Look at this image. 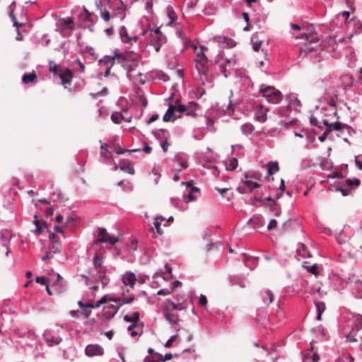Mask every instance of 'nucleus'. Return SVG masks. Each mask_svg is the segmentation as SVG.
I'll list each match as a JSON object with an SVG mask.
<instances>
[{
  "label": "nucleus",
  "mask_w": 362,
  "mask_h": 362,
  "mask_svg": "<svg viewBox=\"0 0 362 362\" xmlns=\"http://www.w3.org/2000/svg\"><path fill=\"white\" fill-rule=\"evenodd\" d=\"M116 57H117V62L127 71V77L133 83L139 82L141 84L145 83V79L143 78V74L139 73L137 76L139 79H136L131 74L138 66L141 57L139 54L134 52H129L126 53H119L118 49H116Z\"/></svg>",
  "instance_id": "f257e3e1"
},
{
  "label": "nucleus",
  "mask_w": 362,
  "mask_h": 362,
  "mask_svg": "<svg viewBox=\"0 0 362 362\" xmlns=\"http://www.w3.org/2000/svg\"><path fill=\"white\" fill-rule=\"evenodd\" d=\"M201 49L197 52L195 62V69L198 73V80L202 83V85H205L206 83H210V78L209 76V57H212L210 53H209L208 47H200Z\"/></svg>",
  "instance_id": "f03ea898"
},
{
  "label": "nucleus",
  "mask_w": 362,
  "mask_h": 362,
  "mask_svg": "<svg viewBox=\"0 0 362 362\" xmlns=\"http://www.w3.org/2000/svg\"><path fill=\"white\" fill-rule=\"evenodd\" d=\"M289 31L293 38L305 39L307 42L315 43L318 41V35L313 24H303L301 25L296 23H290Z\"/></svg>",
  "instance_id": "7ed1b4c3"
},
{
  "label": "nucleus",
  "mask_w": 362,
  "mask_h": 362,
  "mask_svg": "<svg viewBox=\"0 0 362 362\" xmlns=\"http://www.w3.org/2000/svg\"><path fill=\"white\" fill-rule=\"evenodd\" d=\"M333 51L332 57L339 59L341 57L340 52H337L334 47H301L300 54L310 58L314 62H320L326 57L327 54Z\"/></svg>",
  "instance_id": "20e7f679"
},
{
  "label": "nucleus",
  "mask_w": 362,
  "mask_h": 362,
  "mask_svg": "<svg viewBox=\"0 0 362 362\" xmlns=\"http://www.w3.org/2000/svg\"><path fill=\"white\" fill-rule=\"evenodd\" d=\"M214 63L218 66L221 74L227 78L230 75L233 67L236 64V59L234 54L228 57L223 50L218 49L215 56Z\"/></svg>",
  "instance_id": "39448f33"
},
{
  "label": "nucleus",
  "mask_w": 362,
  "mask_h": 362,
  "mask_svg": "<svg viewBox=\"0 0 362 362\" xmlns=\"http://www.w3.org/2000/svg\"><path fill=\"white\" fill-rule=\"evenodd\" d=\"M74 28V20L71 17L61 18L56 23L55 31L59 33L63 37L70 35Z\"/></svg>",
  "instance_id": "423d86ee"
},
{
  "label": "nucleus",
  "mask_w": 362,
  "mask_h": 362,
  "mask_svg": "<svg viewBox=\"0 0 362 362\" xmlns=\"http://www.w3.org/2000/svg\"><path fill=\"white\" fill-rule=\"evenodd\" d=\"M260 92L266 100L272 104H277L282 100L281 93L273 86H263L260 88Z\"/></svg>",
  "instance_id": "0eeeda50"
},
{
  "label": "nucleus",
  "mask_w": 362,
  "mask_h": 362,
  "mask_svg": "<svg viewBox=\"0 0 362 362\" xmlns=\"http://www.w3.org/2000/svg\"><path fill=\"white\" fill-rule=\"evenodd\" d=\"M97 16L84 9L78 16L79 26L83 28H88L90 32L94 30V24L96 22Z\"/></svg>",
  "instance_id": "6e6552de"
},
{
  "label": "nucleus",
  "mask_w": 362,
  "mask_h": 362,
  "mask_svg": "<svg viewBox=\"0 0 362 362\" xmlns=\"http://www.w3.org/2000/svg\"><path fill=\"white\" fill-rule=\"evenodd\" d=\"M173 169L175 171L182 172L189 167L188 157L182 153H177L173 158Z\"/></svg>",
  "instance_id": "1a4fd4ad"
},
{
  "label": "nucleus",
  "mask_w": 362,
  "mask_h": 362,
  "mask_svg": "<svg viewBox=\"0 0 362 362\" xmlns=\"http://www.w3.org/2000/svg\"><path fill=\"white\" fill-rule=\"evenodd\" d=\"M109 7L113 11L115 16L120 18L125 16V6L122 0H109Z\"/></svg>",
  "instance_id": "9d476101"
},
{
  "label": "nucleus",
  "mask_w": 362,
  "mask_h": 362,
  "mask_svg": "<svg viewBox=\"0 0 362 362\" xmlns=\"http://www.w3.org/2000/svg\"><path fill=\"white\" fill-rule=\"evenodd\" d=\"M96 273L93 274V277L95 279L96 282H100L103 287H105L110 283V279L107 276V268H100L95 269Z\"/></svg>",
  "instance_id": "9b49d317"
},
{
  "label": "nucleus",
  "mask_w": 362,
  "mask_h": 362,
  "mask_svg": "<svg viewBox=\"0 0 362 362\" xmlns=\"http://www.w3.org/2000/svg\"><path fill=\"white\" fill-rule=\"evenodd\" d=\"M43 337L46 344L49 346L58 345L62 341V339L60 336L54 333L51 330H46L43 334Z\"/></svg>",
  "instance_id": "f8f14e48"
},
{
  "label": "nucleus",
  "mask_w": 362,
  "mask_h": 362,
  "mask_svg": "<svg viewBox=\"0 0 362 362\" xmlns=\"http://www.w3.org/2000/svg\"><path fill=\"white\" fill-rule=\"evenodd\" d=\"M350 279H342L339 276L333 275L331 277V284L334 289L341 291L344 289L349 283Z\"/></svg>",
  "instance_id": "ddd939ff"
},
{
  "label": "nucleus",
  "mask_w": 362,
  "mask_h": 362,
  "mask_svg": "<svg viewBox=\"0 0 362 362\" xmlns=\"http://www.w3.org/2000/svg\"><path fill=\"white\" fill-rule=\"evenodd\" d=\"M129 290L127 289L126 291H124L121 298H110V301L115 302L118 306L120 308L124 304L131 303L134 300V296L133 294H127L129 293Z\"/></svg>",
  "instance_id": "4468645a"
},
{
  "label": "nucleus",
  "mask_w": 362,
  "mask_h": 362,
  "mask_svg": "<svg viewBox=\"0 0 362 362\" xmlns=\"http://www.w3.org/2000/svg\"><path fill=\"white\" fill-rule=\"evenodd\" d=\"M119 307L117 304H109L105 305L103 310V316L106 320L112 319L119 310Z\"/></svg>",
  "instance_id": "2eb2a0df"
},
{
  "label": "nucleus",
  "mask_w": 362,
  "mask_h": 362,
  "mask_svg": "<svg viewBox=\"0 0 362 362\" xmlns=\"http://www.w3.org/2000/svg\"><path fill=\"white\" fill-rule=\"evenodd\" d=\"M85 354L89 357L102 356L104 354V349L98 344H88L85 349Z\"/></svg>",
  "instance_id": "dca6fc26"
},
{
  "label": "nucleus",
  "mask_w": 362,
  "mask_h": 362,
  "mask_svg": "<svg viewBox=\"0 0 362 362\" xmlns=\"http://www.w3.org/2000/svg\"><path fill=\"white\" fill-rule=\"evenodd\" d=\"M167 42L166 37L160 32L159 28L153 30V40L148 45H163Z\"/></svg>",
  "instance_id": "f3484780"
},
{
  "label": "nucleus",
  "mask_w": 362,
  "mask_h": 362,
  "mask_svg": "<svg viewBox=\"0 0 362 362\" xmlns=\"http://www.w3.org/2000/svg\"><path fill=\"white\" fill-rule=\"evenodd\" d=\"M11 235L9 231L6 229H2L0 231V243L1 245L6 248V255L8 256L11 251L10 246Z\"/></svg>",
  "instance_id": "a211bd4d"
},
{
  "label": "nucleus",
  "mask_w": 362,
  "mask_h": 362,
  "mask_svg": "<svg viewBox=\"0 0 362 362\" xmlns=\"http://www.w3.org/2000/svg\"><path fill=\"white\" fill-rule=\"evenodd\" d=\"M136 281L137 279L135 274L130 271L126 272L122 276V281L123 284L130 287L131 288L134 287Z\"/></svg>",
  "instance_id": "6ab92c4d"
},
{
  "label": "nucleus",
  "mask_w": 362,
  "mask_h": 362,
  "mask_svg": "<svg viewBox=\"0 0 362 362\" xmlns=\"http://www.w3.org/2000/svg\"><path fill=\"white\" fill-rule=\"evenodd\" d=\"M119 37L123 43H129L131 41L136 42L137 40L136 36H129L127 32V29L125 26L122 25L119 30Z\"/></svg>",
  "instance_id": "aec40b11"
},
{
  "label": "nucleus",
  "mask_w": 362,
  "mask_h": 362,
  "mask_svg": "<svg viewBox=\"0 0 362 362\" xmlns=\"http://www.w3.org/2000/svg\"><path fill=\"white\" fill-rule=\"evenodd\" d=\"M248 224H250L254 228L259 229L264 226V218L260 214H255L248 221Z\"/></svg>",
  "instance_id": "412c9836"
},
{
  "label": "nucleus",
  "mask_w": 362,
  "mask_h": 362,
  "mask_svg": "<svg viewBox=\"0 0 362 362\" xmlns=\"http://www.w3.org/2000/svg\"><path fill=\"white\" fill-rule=\"evenodd\" d=\"M322 122L325 127H327L326 130L329 133H330L333 130L343 132L344 123L339 122L329 123L327 119H323Z\"/></svg>",
  "instance_id": "4be33fe9"
},
{
  "label": "nucleus",
  "mask_w": 362,
  "mask_h": 362,
  "mask_svg": "<svg viewBox=\"0 0 362 362\" xmlns=\"http://www.w3.org/2000/svg\"><path fill=\"white\" fill-rule=\"evenodd\" d=\"M286 99L288 100V106L290 109L293 108L295 110H298L301 106L300 101L294 93H289L286 95Z\"/></svg>",
  "instance_id": "5701e85b"
},
{
  "label": "nucleus",
  "mask_w": 362,
  "mask_h": 362,
  "mask_svg": "<svg viewBox=\"0 0 362 362\" xmlns=\"http://www.w3.org/2000/svg\"><path fill=\"white\" fill-rule=\"evenodd\" d=\"M261 298L264 304L267 306L271 304L274 300V293L269 289H264L262 291Z\"/></svg>",
  "instance_id": "b1692460"
},
{
  "label": "nucleus",
  "mask_w": 362,
  "mask_h": 362,
  "mask_svg": "<svg viewBox=\"0 0 362 362\" xmlns=\"http://www.w3.org/2000/svg\"><path fill=\"white\" fill-rule=\"evenodd\" d=\"M119 169L130 175H134L135 173L133 165L127 160H119Z\"/></svg>",
  "instance_id": "393cba45"
},
{
  "label": "nucleus",
  "mask_w": 362,
  "mask_h": 362,
  "mask_svg": "<svg viewBox=\"0 0 362 362\" xmlns=\"http://www.w3.org/2000/svg\"><path fill=\"white\" fill-rule=\"evenodd\" d=\"M59 78L62 80V85L71 84L73 78L72 73L70 69H66L59 74Z\"/></svg>",
  "instance_id": "a878e982"
},
{
  "label": "nucleus",
  "mask_w": 362,
  "mask_h": 362,
  "mask_svg": "<svg viewBox=\"0 0 362 362\" xmlns=\"http://www.w3.org/2000/svg\"><path fill=\"white\" fill-rule=\"evenodd\" d=\"M168 132L164 129H154L152 131V134L160 142L168 140Z\"/></svg>",
  "instance_id": "bb28decb"
},
{
  "label": "nucleus",
  "mask_w": 362,
  "mask_h": 362,
  "mask_svg": "<svg viewBox=\"0 0 362 362\" xmlns=\"http://www.w3.org/2000/svg\"><path fill=\"white\" fill-rule=\"evenodd\" d=\"M296 253L298 256H300L303 258H308L311 257V254L310 251L308 250V247L303 243L298 244Z\"/></svg>",
  "instance_id": "cd10ccee"
},
{
  "label": "nucleus",
  "mask_w": 362,
  "mask_h": 362,
  "mask_svg": "<svg viewBox=\"0 0 362 362\" xmlns=\"http://www.w3.org/2000/svg\"><path fill=\"white\" fill-rule=\"evenodd\" d=\"M214 40L215 42H217L218 44H223L224 45H235V42L228 37L226 36H215L214 37Z\"/></svg>",
  "instance_id": "c85d7f7f"
},
{
  "label": "nucleus",
  "mask_w": 362,
  "mask_h": 362,
  "mask_svg": "<svg viewBox=\"0 0 362 362\" xmlns=\"http://www.w3.org/2000/svg\"><path fill=\"white\" fill-rule=\"evenodd\" d=\"M250 177H252V176L246 174L245 175V180L241 181V183L245 184L249 189L248 192H251L253 189L259 187V185L257 182L249 180Z\"/></svg>",
  "instance_id": "c756f323"
},
{
  "label": "nucleus",
  "mask_w": 362,
  "mask_h": 362,
  "mask_svg": "<svg viewBox=\"0 0 362 362\" xmlns=\"http://www.w3.org/2000/svg\"><path fill=\"white\" fill-rule=\"evenodd\" d=\"M115 59H117V57H116V50L115 51V54L113 56L105 55L99 60V62L105 64L106 66H112L115 63Z\"/></svg>",
  "instance_id": "7c9ffc66"
},
{
  "label": "nucleus",
  "mask_w": 362,
  "mask_h": 362,
  "mask_svg": "<svg viewBox=\"0 0 362 362\" xmlns=\"http://www.w3.org/2000/svg\"><path fill=\"white\" fill-rule=\"evenodd\" d=\"M175 119V117L174 114V105L170 104L163 117V120L165 122H168L174 120Z\"/></svg>",
  "instance_id": "2f4dec72"
},
{
  "label": "nucleus",
  "mask_w": 362,
  "mask_h": 362,
  "mask_svg": "<svg viewBox=\"0 0 362 362\" xmlns=\"http://www.w3.org/2000/svg\"><path fill=\"white\" fill-rule=\"evenodd\" d=\"M353 293L357 298L362 299V282L356 281L352 285Z\"/></svg>",
  "instance_id": "473e14b6"
},
{
  "label": "nucleus",
  "mask_w": 362,
  "mask_h": 362,
  "mask_svg": "<svg viewBox=\"0 0 362 362\" xmlns=\"http://www.w3.org/2000/svg\"><path fill=\"white\" fill-rule=\"evenodd\" d=\"M197 107H198V105L196 103H194V102L189 103V105H186L187 110L185 111V114L188 116H192V117L195 116L196 112L197 110Z\"/></svg>",
  "instance_id": "72a5a7b5"
},
{
  "label": "nucleus",
  "mask_w": 362,
  "mask_h": 362,
  "mask_svg": "<svg viewBox=\"0 0 362 362\" xmlns=\"http://www.w3.org/2000/svg\"><path fill=\"white\" fill-rule=\"evenodd\" d=\"M238 164L236 158H230L225 161L226 169L227 170H234L237 168Z\"/></svg>",
  "instance_id": "f704fd0d"
},
{
  "label": "nucleus",
  "mask_w": 362,
  "mask_h": 362,
  "mask_svg": "<svg viewBox=\"0 0 362 362\" xmlns=\"http://www.w3.org/2000/svg\"><path fill=\"white\" fill-rule=\"evenodd\" d=\"M165 319L172 325H176L178 322V315L172 313L170 311H165L164 313Z\"/></svg>",
  "instance_id": "c9c22d12"
},
{
  "label": "nucleus",
  "mask_w": 362,
  "mask_h": 362,
  "mask_svg": "<svg viewBox=\"0 0 362 362\" xmlns=\"http://www.w3.org/2000/svg\"><path fill=\"white\" fill-rule=\"evenodd\" d=\"M268 175H272L275 174L279 170V167L277 162L269 161L267 164Z\"/></svg>",
  "instance_id": "e433bc0d"
},
{
  "label": "nucleus",
  "mask_w": 362,
  "mask_h": 362,
  "mask_svg": "<svg viewBox=\"0 0 362 362\" xmlns=\"http://www.w3.org/2000/svg\"><path fill=\"white\" fill-rule=\"evenodd\" d=\"M230 282L233 285H237L240 287L245 286V279L241 276H233L230 277Z\"/></svg>",
  "instance_id": "4c0bfd02"
},
{
  "label": "nucleus",
  "mask_w": 362,
  "mask_h": 362,
  "mask_svg": "<svg viewBox=\"0 0 362 362\" xmlns=\"http://www.w3.org/2000/svg\"><path fill=\"white\" fill-rule=\"evenodd\" d=\"M254 130L255 127L251 123H245L241 126V132L245 136L251 134Z\"/></svg>",
  "instance_id": "58836bf2"
},
{
  "label": "nucleus",
  "mask_w": 362,
  "mask_h": 362,
  "mask_svg": "<svg viewBox=\"0 0 362 362\" xmlns=\"http://www.w3.org/2000/svg\"><path fill=\"white\" fill-rule=\"evenodd\" d=\"M76 357V351L73 349H69L63 351V358L66 360L73 361Z\"/></svg>",
  "instance_id": "ea45409f"
},
{
  "label": "nucleus",
  "mask_w": 362,
  "mask_h": 362,
  "mask_svg": "<svg viewBox=\"0 0 362 362\" xmlns=\"http://www.w3.org/2000/svg\"><path fill=\"white\" fill-rule=\"evenodd\" d=\"M167 14L170 18V21L167 23V26H172L174 22L177 19V15L174 11L173 8L170 6H168L167 8Z\"/></svg>",
  "instance_id": "a19ab883"
},
{
  "label": "nucleus",
  "mask_w": 362,
  "mask_h": 362,
  "mask_svg": "<svg viewBox=\"0 0 362 362\" xmlns=\"http://www.w3.org/2000/svg\"><path fill=\"white\" fill-rule=\"evenodd\" d=\"M200 189L197 187H190L189 193L187 196H185L187 199V202H192L197 199V197L194 196V193H199Z\"/></svg>",
  "instance_id": "79ce46f5"
},
{
  "label": "nucleus",
  "mask_w": 362,
  "mask_h": 362,
  "mask_svg": "<svg viewBox=\"0 0 362 362\" xmlns=\"http://www.w3.org/2000/svg\"><path fill=\"white\" fill-rule=\"evenodd\" d=\"M37 78V75L35 74V71H33L31 73H25L23 75V77H22V81L27 84V83H29L30 82H33Z\"/></svg>",
  "instance_id": "37998d69"
},
{
  "label": "nucleus",
  "mask_w": 362,
  "mask_h": 362,
  "mask_svg": "<svg viewBox=\"0 0 362 362\" xmlns=\"http://www.w3.org/2000/svg\"><path fill=\"white\" fill-rule=\"evenodd\" d=\"M162 355L155 353L153 355H148L144 358V362H161Z\"/></svg>",
  "instance_id": "c03bdc74"
},
{
  "label": "nucleus",
  "mask_w": 362,
  "mask_h": 362,
  "mask_svg": "<svg viewBox=\"0 0 362 362\" xmlns=\"http://www.w3.org/2000/svg\"><path fill=\"white\" fill-rule=\"evenodd\" d=\"M119 241V238L116 236H108L107 238H100L98 242L105 243H109L111 245H115Z\"/></svg>",
  "instance_id": "a18cd8bd"
},
{
  "label": "nucleus",
  "mask_w": 362,
  "mask_h": 362,
  "mask_svg": "<svg viewBox=\"0 0 362 362\" xmlns=\"http://www.w3.org/2000/svg\"><path fill=\"white\" fill-rule=\"evenodd\" d=\"M93 263L95 269L105 267L104 266H103V257H100L98 254H95V256L93 257Z\"/></svg>",
  "instance_id": "49530a36"
},
{
  "label": "nucleus",
  "mask_w": 362,
  "mask_h": 362,
  "mask_svg": "<svg viewBox=\"0 0 362 362\" xmlns=\"http://www.w3.org/2000/svg\"><path fill=\"white\" fill-rule=\"evenodd\" d=\"M111 120L115 124H120L123 120H124V118L121 112H114L111 115Z\"/></svg>",
  "instance_id": "de8ad7c7"
},
{
  "label": "nucleus",
  "mask_w": 362,
  "mask_h": 362,
  "mask_svg": "<svg viewBox=\"0 0 362 362\" xmlns=\"http://www.w3.org/2000/svg\"><path fill=\"white\" fill-rule=\"evenodd\" d=\"M139 318V313L138 312H134L132 315H127L124 317V320L126 322H131L132 323H137V321Z\"/></svg>",
  "instance_id": "09e8293b"
},
{
  "label": "nucleus",
  "mask_w": 362,
  "mask_h": 362,
  "mask_svg": "<svg viewBox=\"0 0 362 362\" xmlns=\"http://www.w3.org/2000/svg\"><path fill=\"white\" fill-rule=\"evenodd\" d=\"M35 229L33 230V232L36 235L38 236L42 233L43 228L46 227V222L45 221H42V222L35 221Z\"/></svg>",
  "instance_id": "8fccbe9b"
},
{
  "label": "nucleus",
  "mask_w": 362,
  "mask_h": 362,
  "mask_svg": "<svg viewBox=\"0 0 362 362\" xmlns=\"http://www.w3.org/2000/svg\"><path fill=\"white\" fill-rule=\"evenodd\" d=\"M62 251V245L60 243H52L49 246V252L52 254H57Z\"/></svg>",
  "instance_id": "3c124183"
},
{
  "label": "nucleus",
  "mask_w": 362,
  "mask_h": 362,
  "mask_svg": "<svg viewBox=\"0 0 362 362\" xmlns=\"http://www.w3.org/2000/svg\"><path fill=\"white\" fill-rule=\"evenodd\" d=\"M354 329L357 331L362 329V315H356L354 316Z\"/></svg>",
  "instance_id": "603ef678"
},
{
  "label": "nucleus",
  "mask_w": 362,
  "mask_h": 362,
  "mask_svg": "<svg viewBox=\"0 0 362 362\" xmlns=\"http://www.w3.org/2000/svg\"><path fill=\"white\" fill-rule=\"evenodd\" d=\"M303 267L305 268H306L307 271L309 273L314 274L315 276H318L319 274L317 272V264H314L310 266L303 265Z\"/></svg>",
  "instance_id": "864d4df0"
},
{
  "label": "nucleus",
  "mask_w": 362,
  "mask_h": 362,
  "mask_svg": "<svg viewBox=\"0 0 362 362\" xmlns=\"http://www.w3.org/2000/svg\"><path fill=\"white\" fill-rule=\"evenodd\" d=\"M255 119L261 122V123H263L266 120H267V113L266 112H263V111H260V112H257L256 114H255Z\"/></svg>",
  "instance_id": "5fc2aeb1"
},
{
  "label": "nucleus",
  "mask_w": 362,
  "mask_h": 362,
  "mask_svg": "<svg viewBox=\"0 0 362 362\" xmlns=\"http://www.w3.org/2000/svg\"><path fill=\"white\" fill-rule=\"evenodd\" d=\"M176 299L178 301V303H177V306L175 307V309L176 310H184L187 308L188 305H187V303H185L184 301L180 302V298L179 296H177Z\"/></svg>",
  "instance_id": "6e6d98bb"
},
{
  "label": "nucleus",
  "mask_w": 362,
  "mask_h": 362,
  "mask_svg": "<svg viewBox=\"0 0 362 362\" xmlns=\"http://www.w3.org/2000/svg\"><path fill=\"white\" fill-rule=\"evenodd\" d=\"M175 306H177L176 303L173 302L170 299L166 300L165 306V311L174 310H175Z\"/></svg>",
  "instance_id": "4d7b16f0"
},
{
  "label": "nucleus",
  "mask_w": 362,
  "mask_h": 362,
  "mask_svg": "<svg viewBox=\"0 0 362 362\" xmlns=\"http://www.w3.org/2000/svg\"><path fill=\"white\" fill-rule=\"evenodd\" d=\"M315 305L317 309V313H323L325 310L326 306L325 303L322 301H315Z\"/></svg>",
  "instance_id": "13d9d810"
},
{
  "label": "nucleus",
  "mask_w": 362,
  "mask_h": 362,
  "mask_svg": "<svg viewBox=\"0 0 362 362\" xmlns=\"http://www.w3.org/2000/svg\"><path fill=\"white\" fill-rule=\"evenodd\" d=\"M346 184L349 187H358L360 185V180L356 177L352 179H347L346 180Z\"/></svg>",
  "instance_id": "bf43d9fd"
},
{
  "label": "nucleus",
  "mask_w": 362,
  "mask_h": 362,
  "mask_svg": "<svg viewBox=\"0 0 362 362\" xmlns=\"http://www.w3.org/2000/svg\"><path fill=\"white\" fill-rule=\"evenodd\" d=\"M232 151H235V149L238 150L237 156H243V146L240 144H235L231 146Z\"/></svg>",
  "instance_id": "052dcab7"
},
{
  "label": "nucleus",
  "mask_w": 362,
  "mask_h": 362,
  "mask_svg": "<svg viewBox=\"0 0 362 362\" xmlns=\"http://www.w3.org/2000/svg\"><path fill=\"white\" fill-rule=\"evenodd\" d=\"M208 300L206 296L204 294H201L199 297V305L203 308H205L207 305Z\"/></svg>",
  "instance_id": "680f3d73"
},
{
  "label": "nucleus",
  "mask_w": 362,
  "mask_h": 362,
  "mask_svg": "<svg viewBox=\"0 0 362 362\" xmlns=\"http://www.w3.org/2000/svg\"><path fill=\"white\" fill-rule=\"evenodd\" d=\"M355 165L357 168L362 170V154L355 156Z\"/></svg>",
  "instance_id": "e2e57ef3"
},
{
  "label": "nucleus",
  "mask_w": 362,
  "mask_h": 362,
  "mask_svg": "<svg viewBox=\"0 0 362 362\" xmlns=\"http://www.w3.org/2000/svg\"><path fill=\"white\" fill-rule=\"evenodd\" d=\"M57 67L58 66L53 61H49V70L50 72L53 73L54 74H57Z\"/></svg>",
  "instance_id": "0e129e2a"
},
{
  "label": "nucleus",
  "mask_w": 362,
  "mask_h": 362,
  "mask_svg": "<svg viewBox=\"0 0 362 362\" xmlns=\"http://www.w3.org/2000/svg\"><path fill=\"white\" fill-rule=\"evenodd\" d=\"M160 221H158V218H155L154 221H153V226L156 230V232L159 234V235H162L163 234V230H161L160 228Z\"/></svg>",
  "instance_id": "69168bd1"
},
{
  "label": "nucleus",
  "mask_w": 362,
  "mask_h": 362,
  "mask_svg": "<svg viewBox=\"0 0 362 362\" xmlns=\"http://www.w3.org/2000/svg\"><path fill=\"white\" fill-rule=\"evenodd\" d=\"M35 281L41 285L46 286L48 284L47 278L44 276H37Z\"/></svg>",
  "instance_id": "338daca9"
},
{
  "label": "nucleus",
  "mask_w": 362,
  "mask_h": 362,
  "mask_svg": "<svg viewBox=\"0 0 362 362\" xmlns=\"http://www.w3.org/2000/svg\"><path fill=\"white\" fill-rule=\"evenodd\" d=\"M289 109L290 108L288 105L286 107H280L276 110V112L281 116H284L286 115Z\"/></svg>",
  "instance_id": "774afa93"
}]
</instances>
